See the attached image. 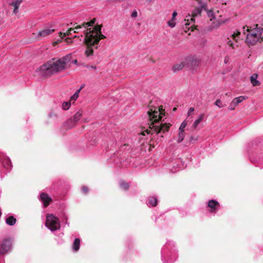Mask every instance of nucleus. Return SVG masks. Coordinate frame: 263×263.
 Instances as JSON below:
<instances>
[{
    "mask_svg": "<svg viewBox=\"0 0 263 263\" xmlns=\"http://www.w3.org/2000/svg\"><path fill=\"white\" fill-rule=\"evenodd\" d=\"M4 167L7 170H10L12 167L11 160L8 158H4L2 161Z\"/></svg>",
    "mask_w": 263,
    "mask_h": 263,
    "instance_id": "f3484780",
    "label": "nucleus"
},
{
    "mask_svg": "<svg viewBox=\"0 0 263 263\" xmlns=\"http://www.w3.org/2000/svg\"><path fill=\"white\" fill-rule=\"evenodd\" d=\"M123 0H111V1L112 2H122Z\"/></svg>",
    "mask_w": 263,
    "mask_h": 263,
    "instance_id": "09e8293b",
    "label": "nucleus"
},
{
    "mask_svg": "<svg viewBox=\"0 0 263 263\" xmlns=\"http://www.w3.org/2000/svg\"><path fill=\"white\" fill-rule=\"evenodd\" d=\"M245 27H247L246 31L249 32V34H254V36H256L257 37L260 38L255 28L251 29V27L246 26L243 27V29H245Z\"/></svg>",
    "mask_w": 263,
    "mask_h": 263,
    "instance_id": "aec40b11",
    "label": "nucleus"
},
{
    "mask_svg": "<svg viewBox=\"0 0 263 263\" xmlns=\"http://www.w3.org/2000/svg\"><path fill=\"white\" fill-rule=\"evenodd\" d=\"M204 117V114H201L198 118V119H197L195 122H194L193 124V126L194 128H196L198 124L200 123V122L203 120Z\"/></svg>",
    "mask_w": 263,
    "mask_h": 263,
    "instance_id": "393cba45",
    "label": "nucleus"
},
{
    "mask_svg": "<svg viewBox=\"0 0 263 263\" xmlns=\"http://www.w3.org/2000/svg\"><path fill=\"white\" fill-rule=\"evenodd\" d=\"M76 124L72 118H70L64 123L63 125L66 129H69L74 127Z\"/></svg>",
    "mask_w": 263,
    "mask_h": 263,
    "instance_id": "dca6fc26",
    "label": "nucleus"
},
{
    "mask_svg": "<svg viewBox=\"0 0 263 263\" xmlns=\"http://www.w3.org/2000/svg\"><path fill=\"white\" fill-rule=\"evenodd\" d=\"M84 42L87 46L86 50L85 51L86 55L87 57H89L90 55H93V50L92 47H94L95 48L97 49L98 46H97L96 44H93V42L91 40L90 36H88L87 34L85 35Z\"/></svg>",
    "mask_w": 263,
    "mask_h": 263,
    "instance_id": "20e7f679",
    "label": "nucleus"
},
{
    "mask_svg": "<svg viewBox=\"0 0 263 263\" xmlns=\"http://www.w3.org/2000/svg\"><path fill=\"white\" fill-rule=\"evenodd\" d=\"M71 106V103L70 101L65 102L62 104V107L64 110H67Z\"/></svg>",
    "mask_w": 263,
    "mask_h": 263,
    "instance_id": "c756f323",
    "label": "nucleus"
},
{
    "mask_svg": "<svg viewBox=\"0 0 263 263\" xmlns=\"http://www.w3.org/2000/svg\"><path fill=\"white\" fill-rule=\"evenodd\" d=\"M184 21L186 22V23H185V26H187V25H189L190 23V21L189 19L186 20V19H185Z\"/></svg>",
    "mask_w": 263,
    "mask_h": 263,
    "instance_id": "de8ad7c7",
    "label": "nucleus"
},
{
    "mask_svg": "<svg viewBox=\"0 0 263 263\" xmlns=\"http://www.w3.org/2000/svg\"><path fill=\"white\" fill-rule=\"evenodd\" d=\"M70 54L63 57L58 60L52 59L48 61L39 68L43 76L50 77L52 75L59 73L66 68L67 65L70 62Z\"/></svg>",
    "mask_w": 263,
    "mask_h": 263,
    "instance_id": "f257e3e1",
    "label": "nucleus"
},
{
    "mask_svg": "<svg viewBox=\"0 0 263 263\" xmlns=\"http://www.w3.org/2000/svg\"><path fill=\"white\" fill-rule=\"evenodd\" d=\"M80 239L76 238L74 240L72 248L74 251H78L80 248Z\"/></svg>",
    "mask_w": 263,
    "mask_h": 263,
    "instance_id": "5701e85b",
    "label": "nucleus"
},
{
    "mask_svg": "<svg viewBox=\"0 0 263 263\" xmlns=\"http://www.w3.org/2000/svg\"><path fill=\"white\" fill-rule=\"evenodd\" d=\"M184 138V132H182L181 130V132L179 131V134H178V142L179 143L181 142Z\"/></svg>",
    "mask_w": 263,
    "mask_h": 263,
    "instance_id": "c85d7f7f",
    "label": "nucleus"
},
{
    "mask_svg": "<svg viewBox=\"0 0 263 263\" xmlns=\"http://www.w3.org/2000/svg\"><path fill=\"white\" fill-rule=\"evenodd\" d=\"M120 186L123 190H127L129 187V185L127 182H122L120 184Z\"/></svg>",
    "mask_w": 263,
    "mask_h": 263,
    "instance_id": "2f4dec72",
    "label": "nucleus"
},
{
    "mask_svg": "<svg viewBox=\"0 0 263 263\" xmlns=\"http://www.w3.org/2000/svg\"><path fill=\"white\" fill-rule=\"evenodd\" d=\"M202 10H203V8H201L200 6L199 7H195L192 11V17L191 18V21L195 22V20L194 17L197 16L198 14L200 15Z\"/></svg>",
    "mask_w": 263,
    "mask_h": 263,
    "instance_id": "4468645a",
    "label": "nucleus"
},
{
    "mask_svg": "<svg viewBox=\"0 0 263 263\" xmlns=\"http://www.w3.org/2000/svg\"><path fill=\"white\" fill-rule=\"evenodd\" d=\"M240 32L239 31H236V32H234V33L232 35V37L234 40H235L237 42V37H238V36L240 35Z\"/></svg>",
    "mask_w": 263,
    "mask_h": 263,
    "instance_id": "7c9ffc66",
    "label": "nucleus"
},
{
    "mask_svg": "<svg viewBox=\"0 0 263 263\" xmlns=\"http://www.w3.org/2000/svg\"><path fill=\"white\" fill-rule=\"evenodd\" d=\"M219 205V202L214 200H211L208 202V206L210 208V212L211 213L215 212Z\"/></svg>",
    "mask_w": 263,
    "mask_h": 263,
    "instance_id": "ddd939ff",
    "label": "nucleus"
},
{
    "mask_svg": "<svg viewBox=\"0 0 263 263\" xmlns=\"http://www.w3.org/2000/svg\"><path fill=\"white\" fill-rule=\"evenodd\" d=\"M132 16L133 17H135L137 16V12L136 11H133L132 14Z\"/></svg>",
    "mask_w": 263,
    "mask_h": 263,
    "instance_id": "79ce46f5",
    "label": "nucleus"
},
{
    "mask_svg": "<svg viewBox=\"0 0 263 263\" xmlns=\"http://www.w3.org/2000/svg\"><path fill=\"white\" fill-rule=\"evenodd\" d=\"M75 29L74 27V28H69V29L65 33H62L61 32H60L59 33V36L61 37V38H63L64 37L66 36V35H70L71 34V31L74 30Z\"/></svg>",
    "mask_w": 263,
    "mask_h": 263,
    "instance_id": "a878e982",
    "label": "nucleus"
},
{
    "mask_svg": "<svg viewBox=\"0 0 263 263\" xmlns=\"http://www.w3.org/2000/svg\"><path fill=\"white\" fill-rule=\"evenodd\" d=\"M22 0L14 1L11 3V5L14 7L13 13H16L18 12V9L20 7Z\"/></svg>",
    "mask_w": 263,
    "mask_h": 263,
    "instance_id": "6ab92c4d",
    "label": "nucleus"
},
{
    "mask_svg": "<svg viewBox=\"0 0 263 263\" xmlns=\"http://www.w3.org/2000/svg\"><path fill=\"white\" fill-rule=\"evenodd\" d=\"M45 225L52 231H55L60 228L59 218L51 214L47 215Z\"/></svg>",
    "mask_w": 263,
    "mask_h": 263,
    "instance_id": "7ed1b4c3",
    "label": "nucleus"
},
{
    "mask_svg": "<svg viewBox=\"0 0 263 263\" xmlns=\"http://www.w3.org/2000/svg\"><path fill=\"white\" fill-rule=\"evenodd\" d=\"M12 245L11 239L7 238L3 239L0 244V255H4L10 249Z\"/></svg>",
    "mask_w": 263,
    "mask_h": 263,
    "instance_id": "423d86ee",
    "label": "nucleus"
},
{
    "mask_svg": "<svg viewBox=\"0 0 263 263\" xmlns=\"http://www.w3.org/2000/svg\"><path fill=\"white\" fill-rule=\"evenodd\" d=\"M40 199L44 203V206L47 207L50 203L52 201V199L45 193H42L40 195Z\"/></svg>",
    "mask_w": 263,
    "mask_h": 263,
    "instance_id": "9b49d317",
    "label": "nucleus"
},
{
    "mask_svg": "<svg viewBox=\"0 0 263 263\" xmlns=\"http://www.w3.org/2000/svg\"><path fill=\"white\" fill-rule=\"evenodd\" d=\"M177 110V108L176 107H174L173 109V111H175Z\"/></svg>",
    "mask_w": 263,
    "mask_h": 263,
    "instance_id": "6e6d98bb",
    "label": "nucleus"
},
{
    "mask_svg": "<svg viewBox=\"0 0 263 263\" xmlns=\"http://www.w3.org/2000/svg\"><path fill=\"white\" fill-rule=\"evenodd\" d=\"M194 111V107L190 108V109H189V110L188 111V112H187L188 116H190Z\"/></svg>",
    "mask_w": 263,
    "mask_h": 263,
    "instance_id": "ea45409f",
    "label": "nucleus"
},
{
    "mask_svg": "<svg viewBox=\"0 0 263 263\" xmlns=\"http://www.w3.org/2000/svg\"><path fill=\"white\" fill-rule=\"evenodd\" d=\"M82 115V111L81 110H79L74 114L73 118H72V119L77 123L81 119Z\"/></svg>",
    "mask_w": 263,
    "mask_h": 263,
    "instance_id": "b1692460",
    "label": "nucleus"
},
{
    "mask_svg": "<svg viewBox=\"0 0 263 263\" xmlns=\"http://www.w3.org/2000/svg\"><path fill=\"white\" fill-rule=\"evenodd\" d=\"M48 117L49 118L55 119L58 117V115L55 112L52 111L48 114Z\"/></svg>",
    "mask_w": 263,
    "mask_h": 263,
    "instance_id": "72a5a7b5",
    "label": "nucleus"
},
{
    "mask_svg": "<svg viewBox=\"0 0 263 263\" xmlns=\"http://www.w3.org/2000/svg\"><path fill=\"white\" fill-rule=\"evenodd\" d=\"M90 32H85V35L87 34L88 36H90L91 40L93 42V44H96L97 46H98L101 40L106 38V36L102 34V32H101V34H90Z\"/></svg>",
    "mask_w": 263,
    "mask_h": 263,
    "instance_id": "0eeeda50",
    "label": "nucleus"
},
{
    "mask_svg": "<svg viewBox=\"0 0 263 263\" xmlns=\"http://www.w3.org/2000/svg\"><path fill=\"white\" fill-rule=\"evenodd\" d=\"M177 13L176 11H174L172 14V18L175 19V18L177 16Z\"/></svg>",
    "mask_w": 263,
    "mask_h": 263,
    "instance_id": "49530a36",
    "label": "nucleus"
},
{
    "mask_svg": "<svg viewBox=\"0 0 263 263\" xmlns=\"http://www.w3.org/2000/svg\"><path fill=\"white\" fill-rule=\"evenodd\" d=\"M186 124H187L186 122L185 121H183L181 123V124L179 127V131L181 132V130L182 132H184V128L186 127Z\"/></svg>",
    "mask_w": 263,
    "mask_h": 263,
    "instance_id": "f704fd0d",
    "label": "nucleus"
},
{
    "mask_svg": "<svg viewBox=\"0 0 263 263\" xmlns=\"http://www.w3.org/2000/svg\"><path fill=\"white\" fill-rule=\"evenodd\" d=\"M214 104L215 105L218 106L219 107H222L226 106V104L223 105L221 103V101L220 99H217Z\"/></svg>",
    "mask_w": 263,
    "mask_h": 263,
    "instance_id": "473e14b6",
    "label": "nucleus"
},
{
    "mask_svg": "<svg viewBox=\"0 0 263 263\" xmlns=\"http://www.w3.org/2000/svg\"><path fill=\"white\" fill-rule=\"evenodd\" d=\"M55 31L54 29H49L45 28L43 30L40 31L37 34V37L39 40L44 38L50 34L52 33Z\"/></svg>",
    "mask_w": 263,
    "mask_h": 263,
    "instance_id": "1a4fd4ad",
    "label": "nucleus"
},
{
    "mask_svg": "<svg viewBox=\"0 0 263 263\" xmlns=\"http://www.w3.org/2000/svg\"><path fill=\"white\" fill-rule=\"evenodd\" d=\"M82 189V191H83V192L84 193V194H86L89 191V189L87 186H83L81 188Z\"/></svg>",
    "mask_w": 263,
    "mask_h": 263,
    "instance_id": "58836bf2",
    "label": "nucleus"
},
{
    "mask_svg": "<svg viewBox=\"0 0 263 263\" xmlns=\"http://www.w3.org/2000/svg\"><path fill=\"white\" fill-rule=\"evenodd\" d=\"M150 147L154 148V147H155V146H154V144H150Z\"/></svg>",
    "mask_w": 263,
    "mask_h": 263,
    "instance_id": "3c124183",
    "label": "nucleus"
},
{
    "mask_svg": "<svg viewBox=\"0 0 263 263\" xmlns=\"http://www.w3.org/2000/svg\"><path fill=\"white\" fill-rule=\"evenodd\" d=\"M147 1H148L149 2H151L152 0H147Z\"/></svg>",
    "mask_w": 263,
    "mask_h": 263,
    "instance_id": "13d9d810",
    "label": "nucleus"
},
{
    "mask_svg": "<svg viewBox=\"0 0 263 263\" xmlns=\"http://www.w3.org/2000/svg\"><path fill=\"white\" fill-rule=\"evenodd\" d=\"M84 85H82V86H81V87H80V89H81V90L82 88H84Z\"/></svg>",
    "mask_w": 263,
    "mask_h": 263,
    "instance_id": "5fc2aeb1",
    "label": "nucleus"
},
{
    "mask_svg": "<svg viewBox=\"0 0 263 263\" xmlns=\"http://www.w3.org/2000/svg\"><path fill=\"white\" fill-rule=\"evenodd\" d=\"M186 67L192 68V69H196L200 65V59L196 56H189L185 58Z\"/></svg>",
    "mask_w": 263,
    "mask_h": 263,
    "instance_id": "39448f33",
    "label": "nucleus"
},
{
    "mask_svg": "<svg viewBox=\"0 0 263 263\" xmlns=\"http://www.w3.org/2000/svg\"><path fill=\"white\" fill-rule=\"evenodd\" d=\"M147 114L150 120V123H148L149 129L145 130L142 134L143 135H145L144 133L153 135L155 133L158 134L161 132L164 133L168 131L171 125L170 123L159 122L160 117L157 118L158 112L155 111L152 114L150 111H147Z\"/></svg>",
    "mask_w": 263,
    "mask_h": 263,
    "instance_id": "f03ea898",
    "label": "nucleus"
},
{
    "mask_svg": "<svg viewBox=\"0 0 263 263\" xmlns=\"http://www.w3.org/2000/svg\"><path fill=\"white\" fill-rule=\"evenodd\" d=\"M260 39L256 36H254V34H248L246 42L249 47L255 45L256 43L259 41Z\"/></svg>",
    "mask_w": 263,
    "mask_h": 263,
    "instance_id": "6e6552de",
    "label": "nucleus"
},
{
    "mask_svg": "<svg viewBox=\"0 0 263 263\" xmlns=\"http://www.w3.org/2000/svg\"><path fill=\"white\" fill-rule=\"evenodd\" d=\"M83 27H87V25L86 22H83L81 25H77L74 27L75 29H79L82 28Z\"/></svg>",
    "mask_w": 263,
    "mask_h": 263,
    "instance_id": "c9c22d12",
    "label": "nucleus"
},
{
    "mask_svg": "<svg viewBox=\"0 0 263 263\" xmlns=\"http://www.w3.org/2000/svg\"><path fill=\"white\" fill-rule=\"evenodd\" d=\"M258 75L254 73L250 78L251 82L254 86H257L260 85V83L257 80Z\"/></svg>",
    "mask_w": 263,
    "mask_h": 263,
    "instance_id": "a211bd4d",
    "label": "nucleus"
},
{
    "mask_svg": "<svg viewBox=\"0 0 263 263\" xmlns=\"http://www.w3.org/2000/svg\"><path fill=\"white\" fill-rule=\"evenodd\" d=\"M96 21V19L95 18H93L90 22H86L87 27L92 26L95 23Z\"/></svg>",
    "mask_w": 263,
    "mask_h": 263,
    "instance_id": "4c0bfd02",
    "label": "nucleus"
},
{
    "mask_svg": "<svg viewBox=\"0 0 263 263\" xmlns=\"http://www.w3.org/2000/svg\"><path fill=\"white\" fill-rule=\"evenodd\" d=\"M87 67L88 68H92V69H96V66H91L90 67H89L88 66H87Z\"/></svg>",
    "mask_w": 263,
    "mask_h": 263,
    "instance_id": "8fccbe9b",
    "label": "nucleus"
},
{
    "mask_svg": "<svg viewBox=\"0 0 263 263\" xmlns=\"http://www.w3.org/2000/svg\"><path fill=\"white\" fill-rule=\"evenodd\" d=\"M62 38L61 37V39L58 40L57 41L53 43V45L54 46L55 44H58V43H61L62 42Z\"/></svg>",
    "mask_w": 263,
    "mask_h": 263,
    "instance_id": "a18cd8bd",
    "label": "nucleus"
},
{
    "mask_svg": "<svg viewBox=\"0 0 263 263\" xmlns=\"http://www.w3.org/2000/svg\"><path fill=\"white\" fill-rule=\"evenodd\" d=\"M72 63H74V64H76L77 63V60H75L74 61H72Z\"/></svg>",
    "mask_w": 263,
    "mask_h": 263,
    "instance_id": "603ef678",
    "label": "nucleus"
},
{
    "mask_svg": "<svg viewBox=\"0 0 263 263\" xmlns=\"http://www.w3.org/2000/svg\"><path fill=\"white\" fill-rule=\"evenodd\" d=\"M184 67H186L185 59L183 61L180 62L179 63H177V64H175L173 67L172 69L174 72H176V71L181 70Z\"/></svg>",
    "mask_w": 263,
    "mask_h": 263,
    "instance_id": "2eb2a0df",
    "label": "nucleus"
},
{
    "mask_svg": "<svg viewBox=\"0 0 263 263\" xmlns=\"http://www.w3.org/2000/svg\"><path fill=\"white\" fill-rule=\"evenodd\" d=\"M148 111H150L151 112V114H153L154 112L155 111H157L158 112V114H157V118H158L159 117H160V119H159V122H160V121L161 120V118H162V114H164L163 113V111H164V110H163L162 109V106H160L159 107V110L157 111V110H153L152 109H151L150 110H149Z\"/></svg>",
    "mask_w": 263,
    "mask_h": 263,
    "instance_id": "4be33fe9",
    "label": "nucleus"
},
{
    "mask_svg": "<svg viewBox=\"0 0 263 263\" xmlns=\"http://www.w3.org/2000/svg\"><path fill=\"white\" fill-rule=\"evenodd\" d=\"M168 25L171 27H174L175 26V19L172 18L171 20L168 22Z\"/></svg>",
    "mask_w": 263,
    "mask_h": 263,
    "instance_id": "e433bc0d",
    "label": "nucleus"
},
{
    "mask_svg": "<svg viewBox=\"0 0 263 263\" xmlns=\"http://www.w3.org/2000/svg\"><path fill=\"white\" fill-rule=\"evenodd\" d=\"M207 11V13H208V14L209 15V16H213V11L212 10H206Z\"/></svg>",
    "mask_w": 263,
    "mask_h": 263,
    "instance_id": "a19ab883",
    "label": "nucleus"
},
{
    "mask_svg": "<svg viewBox=\"0 0 263 263\" xmlns=\"http://www.w3.org/2000/svg\"><path fill=\"white\" fill-rule=\"evenodd\" d=\"M228 44L230 46V47H232L233 48H234V46H233V43L231 41H229L228 42Z\"/></svg>",
    "mask_w": 263,
    "mask_h": 263,
    "instance_id": "c03bdc74",
    "label": "nucleus"
},
{
    "mask_svg": "<svg viewBox=\"0 0 263 263\" xmlns=\"http://www.w3.org/2000/svg\"><path fill=\"white\" fill-rule=\"evenodd\" d=\"M80 91H81V89H78L76 91V92L74 93V95L72 97H71L70 100V101H76L79 97V94Z\"/></svg>",
    "mask_w": 263,
    "mask_h": 263,
    "instance_id": "cd10ccee",
    "label": "nucleus"
},
{
    "mask_svg": "<svg viewBox=\"0 0 263 263\" xmlns=\"http://www.w3.org/2000/svg\"><path fill=\"white\" fill-rule=\"evenodd\" d=\"M16 219L13 216H9L6 220V222L9 226H13L15 224Z\"/></svg>",
    "mask_w": 263,
    "mask_h": 263,
    "instance_id": "412c9836",
    "label": "nucleus"
},
{
    "mask_svg": "<svg viewBox=\"0 0 263 263\" xmlns=\"http://www.w3.org/2000/svg\"><path fill=\"white\" fill-rule=\"evenodd\" d=\"M102 27V25H96L92 30H91L90 28H87L86 30L84 31V33L87 32H90V34H101V29Z\"/></svg>",
    "mask_w": 263,
    "mask_h": 263,
    "instance_id": "f8f14e48",
    "label": "nucleus"
},
{
    "mask_svg": "<svg viewBox=\"0 0 263 263\" xmlns=\"http://www.w3.org/2000/svg\"><path fill=\"white\" fill-rule=\"evenodd\" d=\"M73 31H74V33H77V32H78V29H74Z\"/></svg>",
    "mask_w": 263,
    "mask_h": 263,
    "instance_id": "864d4df0",
    "label": "nucleus"
},
{
    "mask_svg": "<svg viewBox=\"0 0 263 263\" xmlns=\"http://www.w3.org/2000/svg\"><path fill=\"white\" fill-rule=\"evenodd\" d=\"M148 204L153 206H156L158 204L157 199L155 197H152L148 200Z\"/></svg>",
    "mask_w": 263,
    "mask_h": 263,
    "instance_id": "bb28decb",
    "label": "nucleus"
},
{
    "mask_svg": "<svg viewBox=\"0 0 263 263\" xmlns=\"http://www.w3.org/2000/svg\"><path fill=\"white\" fill-rule=\"evenodd\" d=\"M153 63H155V61L154 60H152Z\"/></svg>",
    "mask_w": 263,
    "mask_h": 263,
    "instance_id": "bf43d9fd",
    "label": "nucleus"
},
{
    "mask_svg": "<svg viewBox=\"0 0 263 263\" xmlns=\"http://www.w3.org/2000/svg\"><path fill=\"white\" fill-rule=\"evenodd\" d=\"M65 41L66 42H67V43H71L72 42V40L71 38H69V37H67L65 39Z\"/></svg>",
    "mask_w": 263,
    "mask_h": 263,
    "instance_id": "37998d69",
    "label": "nucleus"
},
{
    "mask_svg": "<svg viewBox=\"0 0 263 263\" xmlns=\"http://www.w3.org/2000/svg\"><path fill=\"white\" fill-rule=\"evenodd\" d=\"M197 27V26H195L194 28H195V27ZM191 27L192 28V30H192V31H193V30H194V29L195 28H193L192 26Z\"/></svg>",
    "mask_w": 263,
    "mask_h": 263,
    "instance_id": "4d7b16f0",
    "label": "nucleus"
},
{
    "mask_svg": "<svg viewBox=\"0 0 263 263\" xmlns=\"http://www.w3.org/2000/svg\"><path fill=\"white\" fill-rule=\"evenodd\" d=\"M245 99V98L243 96H240L235 98L233 100L230 106H229V109L231 110H234L236 106Z\"/></svg>",
    "mask_w": 263,
    "mask_h": 263,
    "instance_id": "9d476101",
    "label": "nucleus"
}]
</instances>
